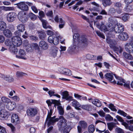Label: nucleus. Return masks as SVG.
<instances>
[{
    "instance_id": "nucleus-20",
    "label": "nucleus",
    "mask_w": 133,
    "mask_h": 133,
    "mask_svg": "<svg viewBox=\"0 0 133 133\" xmlns=\"http://www.w3.org/2000/svg\"><path fill=\"white\" fill-rule=\"evenodd\" d=\"M11 121L16 125L19 123V118L17 115L16 114H13L12 115Z\"/></svg>"
},
{
    "instance_id": "nucleus-55",
    "label": "nucleus",
    "mask_w": 133,
    "mask_h": 133,
    "mask_svg": "<svg viewBox=\"0 0 133 133\" xmlns=\"http://www.w3.org/2000/svg\"><path fill=\"white\" fill-rule=\"evenodd\" d=\"M109 12L112 15L114 14L116 12V9L113 8H111L109 9Z\"/></svg>"
},
{
    "instance_id": "nucleus-36",
    "label": "nucleus",
    "mask_w": 133,
    "mask_h": 133,
    "mask_svg": "<svg viewBox=\"0 0 133 133\" xmlns=\"http://www.w3.org/2000/svg\"><path fill=\"white\" fill-rule=\"evenodd\" d=\"M6 27V24L5 22L3 21H0V30H3Z\"/></svg>"
},
{
    "instance_id": "nucleus-56",
    "label": "nucleus",
    "mask_w": 133,
    "mask_h": 133,
    "mask_svg": "<svg viewBox=\"0 0 133 133\" xmlns=\"http://www.w3.org/2000/svg\"><path fill=\"white\" fill-rule=\"evenodd\" d=\"M108 107L113 111H117V109L115 108V106L112 103H111L109 105Z\"/></svg>"
},
{
    "instance_id": "nucleus-39",
    "label": "nucleus",
    "mask_w": 133,
    "mask_h": 133,
    "mask_svg": "<svg viewBox=\"0 0 133 133\" xmlns=\"http://www.w3.org/2000/svg\"><path fill=\"white\" fill-rule=\"evenodd\" d=\"M133 9V6L127 5L124 8V10L126 12H130Z\"/></svg>"
},
{
    "instance_id": "nucleus-7",
    "label": "nucleus",
    "mask_w": 133,
    "mask_h": 133,
    "mask_svg": "<svg viewBox=\"0 0 133 133\" xmlns=\"http://www.w3.org/2000/svg\"><path fill=\"white\" fill-rule=\"evenodd\" d=\"M131 38V41L129 43H126L125 45V50L129 53L133 52V36Z\"/></svg>"
},
{
    "instance_id": "nucleus-4",
    "label": "nucleus",
    "mask_w": 133,
    "mask_h": 133,
    "mask_svg": "<svg viewBox=\"0 0 133 133\" xmlns=\"http://www.w3.org/2000/svg\"><path fill=\"white\" fill-rule=\"evenodd\" d=\"M5 45L9 47L10 51L14 54H15L18 52V49L14 47L12 41L9 39H6L5 42Z\"/></svg>"
},
{
    "instance_id": "nucleus-38",
    "label": "nucleus",
    "mask_w": 133,
    "mask_h": 133,
    "mask_svg": "<svg viewBox=\"0 0 133 133\" xmlns=\"http://www.w3.org/2000/svg\"><path fill=\"white\" fill-rule=\"evenodd\" d=\"M40 20L42 22L43 26L44 28L47 29L48 28H51V27L50 26H47L46 24L47 23V22L46 20L41 19Z\"/></svg>"
},
{
    "instance_id": "nucleus-26",
    "label": "nucleus",
    "mask_w": 133,
    "mask_h": 133,
    "mask_svg": "<svg viewBox=\"0 0 133 133\" xmlns=\"http://www.w3.org/2000/svg\"><path fill=\"white\" fill-rule=\"evenodd\" d=\"M37 33L39 38L43 40L46 37V34L42 31H38Z\"/></svg>"
},
{
    "instance_id": "nucleus-24",
    "label": "nucleus",
    "mask_w": 133,
    "mask_h": 133,
    "mask_svg": "<svg viewBox=\"0 0 133 133\" xmlns=\"http://www.w3.org/2000/svg\"><path fill=\"white\" fill-rule=\"evenodd\" d=\"M3 34L6 37L10 38L12 36V34L11 31L8 29H5L3 30Z\"/></svg>"
},
{
    "instance_id": "nucleus-29",
    "label": "nucleus",
    "mask_w": 133,
    "mask_h": 133,
    "mask_svg": "<svg viewBox=\"0 0 133 133\" xmlns=\"http://www.w3.org/2000/svg\"><path fill=\"white\" fill-rule=\"evenodd\" d=\"M116 117L119 121L122 122V124L124 125L126 128H127L128 127V124L126 122H124V120L121 116L118 115H117Z\"/></svg>"
},
{
    "instance_id": "nucleus-41",
    "label": "nucleus",
    "mask_w": 133,
    "mask_h": 133,
    "mask_svg": "<svg viewBox=\"0 0 133 133\" xmlns=\"http://www.w3.org/2000/svg\"><path fill=\"white\" fill-rule=\"evenodd\" d=\"M17 77V78H20L23 76L27 75L26 74L22 72L19 71H17L16 74Z\"/></svg>"
},
{
    "instance_id": "nucleus-32",
    "label": "nucleus",
    "mask_w": 133,
    "mask_h": 133,
    "mask_svg": "<svg viewBox=\"0 0 133 133\" xmlns=\"http://www.w3.org/2000/svg\"><path fill=\"white\" fill-rule=\"evenodd\" d=\"M105 77L106 79L110 81H111L114 78L112 74L109 73H107L105 74Z\"/></svg>"
},
{
    "instance_id": "nucleus-57",
    "label": "nucleus",
    "mask_w": 133,
    "mask_h": 133,
    "mask_svg": "<svg viewBox=\"0 0 133 133\" xmlns=\"http://www.w3.org/2000/svg\"><path fill=\"white\" fill-rule=\"evenodd\" d=\"M11 98L13 101L16 102H18L19 101L20 99L19 97L16 95L15 96Z\"/></svg>"
},
{
    "instance_id": "nucleus-58",
    "label": "nucleus",
    "mask_w": 133,
    "mask_h": 133,
    "mask_svg": "<svg viewBox=\"0 0 133 133\" xmlns=\"http://www.w3.org/2000/svg\"><path fill=\"white\" fill-rule=\"evenodd\" d=\"M115 130L117 133H124L123 130L121 128L118 127L116 128Z\"/></svg>"
},
{
    "instance_id": "nucleus-46",
    "label": "nucleus",
    "mask_w": 133,
    "mask_h": 133,
    "mask_svg": "<svg viewBox=\"0 0 133 133\" xmlns=\"http://www.w3.org/2000/svg\"><path fill=\"white\" fill-rule=\"evenodd\" d=\"M28 16L33 21L35 20L37 18L36 16L32 12L29 13Z\"/></svg>"
},
{
    "instance_id": "nucleus-15",
    "label": "nucleus",
    "mask_w": 133,
    "mask_h": 133,
    "mask_svg": "<svg viewBox=\"0 0 133 133\" xmlns=\"http://www.w3.org/2000/svg\"><path fill=\"white\" fill-rule=\"evenodd\" d=\"M62 95L63 96V99H65L66 100L69 101L73 100L72 97L69 95L68 92L67 91H65L62 92Z\"/></svg>"
},
{
    "instance_id": "nucleus-9",
    "label": "nucleus",
    "mask_w": 133,
    "mask_h": 133,
    "mask_svg": "<svg viewBox=\"0 0 133 133\" xmlns=\"http://www.w3.org/2000/svg\"><path fill=\"white\" fill-rule=\"evenodd\" d=\"M79 125L77 126V129L78 133H82V129L86 128L88 126L87 123L84 121H80L78 123Z\"/></svg>"
},
{
    "instance_id": "nucleus-60",
    "label": "nucleus",
    "mask_w": 133,
    "mask_h": 133,
    "mask_svg": "<svg viewBox=\"0 0 133 133\" xmlns=\"http://www.w3.org/2000/svg\"><path fill=\"white\" fill-rule=\"evenodd\" d=\"M14 34L15 35V36L17 37H20L21 36V32L18 30L15 31L14 33Z\"/></svg>"
},
{
    "instance_id": "nucleus-63",
    "label": "nucleus",
    "mask_w": 133,
    "mask_h": 133,
    "mask_svg": "<svg viewBox=\"0 0 133 133\" xmlns=\"http://www.w3.org/2000/svg\"><path fill=\"white\" fill-rule=\"evenodd\" d=\"M118 113L120 114L121 115L125 117L126 116L127 114L123 111L120 110H119L117 112Z\"/></svg>"
},
{
    "instance_id": "nucleus-45",
    "label": "nucleus",
    "mask_w": 133,
    "mask_h": 133,
    "mask_svg": "<svg viewBox=\"0 0 133 133\" xmlns=\"http://www.w3.org/2000/svg\"><path fill=\"white\" fill-rule=\"evenodd\" d=\"M2 101L5 103L8 104L9 102H10V100L8 98L4 96L2 97L1 98Z\"/></svg>"
},
{
    "instance_id": "nucleus-23",
    "label": "nucleus",
    "mask_w": 133,
    "mask_h": 133,
    "mask_svg": "<svg viewBox=\"0 0 133 133\" xmlns=\"http://www.w3.org/2000/svg\"><path fill=\"white\" fill-rule=\"evenodd\" d=\"M61 73L66 75L70 76L72 75L71 71L68 69L61 68L60 70Z\"/></svg>"
},
{
    "instance_id": "nucleus-21",
    "label": "nucleus",
    "mask_w": 133,
    "mask_h": 133,
    "mask_svg": "<svg viewBox=\"0 0 133 133\" xmlns=\"http://www.w3.org/2000/svg\"><path fill=\"white\" fill-rule=\"evenodd\" d=\"M16 104L14 102H9L6 105V108L9 110H13L16 107Z\"/></svg>"
},
{
    "instance_id": "nucleus-27",
    "label": "nucleus",
    "mask_w": 133,
    "mask_h": 133,
    "mask_svg": "<svg viewBox=\"0 0 133 133\" xmlns=\"http://www.w3.org/2000/svg\"><path fill=\"white\" fill-rule=\"evenodd\" d=\"M92 103L97 107H99L102 106V104L100 101L98 99H95L92 101Z\"/></svg>"
},
{
    "instance_id": "nucleus-17",
    "label": "nucleus",
    "mask_w": 133,
    "mask_h": 133,
    "mask_svg": "<svg viewBox=\"0 0 133 133\" xmlns=\"http://www.w3.org/2000/svg\"><path fill=\"white\" fill-rule=\"evenodd\" d=\"M8 112L5 110H2L0 112V119L4 120L7 118L8 117Z\"/></svg>"
},
{
    "instance_id": "nucleus-44",
    "label": "nucleus",
    "mask_w": 133,
    "mask_h": 133,
    "mask_svg": "<svg viewBox=\"0 0 133 133\" xmlns=\"http://www.w3.org/2000/svg\"><path fill=\"white\" fill-rule=\"evenodd\" d=\"M106 42L108 43L111 45L115 44L116 43L114 40L111 39L109 38L106 39Z\"/></svg>"
},
{
    "instance_id": "nucleus-34",
    "label": "nucleus",
    "mask_w": 133,
    "mask_h": 133,
    "mask_svg": "<svg viewBox=\"0 0 133 133\" xmlns=\"http://www.w3.org/2000/svg\"><path fill=\"white\" fill-rule=\"evenodd\" d=\"M72 105L77 110H80V109L79 108L80 106L79 103L76 100H75L72 102Z\"/></svg>"
},
{
    "instance_id": "nucleus-48",
    "label": "nucleus",
    "mask_w": 133,
    "mask_h": 133,
    "mask_svg": "<svg viewBox=\"0 0 133 133\" xmlns=\"http://www.w3.org/2000/svg\"><path fill=\"white\" fill-rule=\"evenodd\" d=\"M129 14L128 13H125L122 16V19L124 22H126L128 21V19L129 18Z\"/></svg>"
},
{
    "instance_id": "nucleus-43",
    "label": "nucleus",
    "mask_w": 133,
    "mask_h": 133,
    "mask_svg": "<svg viewBox=\"0 0 133 133\" xmlns=\"http://www.w3.org/2000/svg\"><path fill=\"white\" fill-rule=\"evenodd\" d=\"M57 109L59 114L61 115H63L64 113V110L62 106H58Z\"/></svg>"
},
{
    "instance_id": "nucleus-30",
    "label": "nucleus",
    "mask_w": 133,
    "mask_h": 133,
    "mask_svg": "<svg viewBox=\"0 0 133 133\" xmlns=\"http://www.w3.org/2000/svg\"><path fill=\"white\" fill-rule=\"evenodd\" d=\"M111 4V0H102V4L105 7L109 6Z\"/></svg>"
},
{
    "instance_id": "nucleus-8",
    "label": "nucleus",
    "mask_w": 133,
    "mask_h": 133,
    "mask_svg": "<svg viewBox=\"0 0 133 133\" xmlns=\"http://www.w3.org/2000/svg\"><path fill=\"white\" fill-rule=\"evenodd\" d=\"M18 17L19 20L23 23L26 22L28 20V18L26 13L23 12H20L18 13Z\"/></svg>"
},
{
    "instance_id": "nucleus-13",
    "label": "nucleus",
    "mask_w": 133,
    "mask_h": 133,
    "mask_svg": "<svg viewBox=\"0 0 133 133\" xmlns=\"http://www.w3.org/2000/svg\"><path fill=\"white\" fill-rule=\"evenodd\" d=\"M115 32L116 33H121L124 30V26L122 24L118 23L115 25Z\"/></svg>"
},
{
    "instance_id": "nucleus-22",
    "label": "nucleus",
    "mask_w": 133,
    "mask_h": 133,
    "mask_svg": "<svg viewBox=\"0 0 133 133\" xmlns=\"http://www.w3.org/2000/svg\"><path fill=\"white\" fill-rule=\"evenodd\" d=\"M58 48L56 46H53L51 47L50 54L53 57H55L57 56L58 52Z\"/></svg>"
},
{
    "instance_id": "nucleus-5",
    "label": "nucleus",
    "mask_w": 133,
    "mask_h": 133,
    "mask_svg": "<svg viewBox=\"0 0 133 133\" xmlns=\"http://www.w3.org/2000/svg\"><path fill=\"white\" fill-rule=\"evenodd\" d=\"M74 39L73 44L69 47L68 49V52L70 54H72L75 53L77 51L78 48L79 47L77 44V42L76 41L77 40L75 38Z\"/></svg>"
},
{
    "instance_id": "nucleus-33",
    "label": "nucleus",
    "mask_w": 133,
    "mask_h": 133,
    "mask_svg": "<svg viewBox=\"0 0 133 133\" xmlns=\"http://www.w3.org/2000/svg\"><path fill=\"white\" fill-rule=\"evenodd\" d=\"M107 125L110 131L112 130L114 128L116 127L117 126L116 124L114 122L108 123Z\"/></svg>"
},
{
    "instance_id": "nucleus-40",
    "label": "nucleus",
    "mask_w": 133,
    "mask_h": 133,
    "mask_svg": "<svg viewBox=\"0 0 133 133\" xmlns=\"http://www.w3.org/2000/svg\"><path fill=\"white\" fill-rule=\"evenodd\" d=\"M95 130L94 126L93 125H90L88 127V131L90 133H93Z\"/></svg>"
},
{
    "instance_id": "nucleus-1",
    "label": "nucleus",
    "mask_w": 133,
    "mask_h": 133,
    "mask_svg": "<svg viewBox=\"0 0 133 133\" xmlns=\"http://www.w3.org/2000/svg\"><path fill=\"white\" fill-rule=\"evenodd\" d=\"M75 38L76 39L77 44L79 47H84L87 46L88 42V40L87 37L85 36H79L77 33H75L73 36V39Z\"/></svg>"
},
{
    "instance_id": "nucleus-62",
    "label": "nucleus",
    "mask_w": 133,
    "mask_h": 133,
    "mask_svg": "<svg viewBox=\"0 0 133 133\" xmlns=\"http://www.w3.org/2000/svg\"><path fill=\"white\" fill-rule=\"evenodd\" d=\"M46 15L51 17H53V12L52 11H49L46 13Z\"/></svg>"
},
{
    "instance_id": "nucleus-11",
    "label": "nucleus",
    "mask_w": 133,
    "mask_h": 133,
    "mask_svg": "<svg viewBox=\"0 0 133 133\" xmlns=\"http://www.w3.org/2000/svg\"><path fill=\"white\" fill-rule=\"evenodd\" d=\"M14 47V46H19L21 45L22 42L19 37L14 36L12 38Z\"/></svg>"
},
{
    "instance_id": "nucleus-16",
    "label": "nucleus",
    "mask_w": 133,
    "mask_h": 133,
    "mask_svg": "<svg viewBox=\"0 0 133 133\" xmlns=\"http://www.w3.org/2000/svg\"><path fill=\"white\" fill-rule=\"evenodd\" d=\"M118 38L121 40L125 41L128 39L129 37L127 33L123 32L118 36Z\"/></svg>"
},
{
    "instance_id": "nucleus-35",
    "label": "nucleus",
    "mask_w": 133,
    "mask_h": 133,
    "mask_svg": "<svg viewBox=\"0 0 133 133\" xmlns=\"http://www.w3.org/2000/svg\"><path fill=\"white\" fill-rule=\"evenodd\" d=\"M123 54L124 57L127 59L131 60L132 59V55L130 54L127 53L126 52H124Z\"/></svg>"
},
{
    "instance_id": "nucleus-49",
    "label": "nucleus",
    "mask_w": 133,
    "mask_h": 133,
    "mask_svg": "<svg viewBox=\"0 0 133 133\" xmlns=\"http://www.w3.org/2000/svg\"><path fill=\"white\" fill-rule=\"evenodd\" d=\"M91 106L89 105H82L81 108H82L89 111L91 109Z\"/></svg>"
},
{
    "instance_id": "nucleus-3",
    "label": "nucleus",
    "mask_w": 133,
    "mask_h": 133,
    "mask_svg": "<svg viewBox=\"0 0 133 133\" xmlns=\"http://www.w3.org/2000/svg\"><path fill=\"white\" fill-rule=\"evenodd\" d=\"M52 114V110L51 109H50L49 112H48L45 122V123H47V125L48 126L53 125L55 122L58 121L59 120L58 118H55L56 117L55 116L51 117V116Z\"/></svg>"
},
{
    "instance_id": "nucleus-18",
    "label": "nucleus",
    "mask_w": 133,
    "mask_h": 133,
    "mask_svg": "<svg viewBox=\"0 0 133 133\" xmlns=\"http://www.w3.org/2000/svg\"><path fill=\"white\" fill-rule=\"evenodd\" d=\"M96 25L97 27L101 31H107V26L104 25V23L103 21L101 22L100 24L99 23H97L96 24Z\"/></svg>"
},
{
    "instance_id": "nucleus-14",
    "label": "nucleus",
    "mask_w": 133,
    "mask_h": 133,
    "mask_svg": "<svg viewBox=\"0 0 133 133\" xmlns=\"http://www.w3.org/2000/svg\"><path fill=\"white\" fill-rule=\"evenodd\" d=\"M16 16L17 15L15 12H9L7 15V20L9 22H12L15 19Z\"/></svg>"
},
{
    "instance_id": "nucleus-42",
    "label": "nucleus",
    "mask_w": 133,
    "mask_h": 133,
    "mask_svg": "<svg viewBox=\"0 0 133 133\" xmlns=\"http://www.w3.org/2000/svg\"><path fill=\"white\" fill-rule=\"evenodd\" d=\"M32 49L37 50V51H38L39 50V49L38 46V44L36 43H32L31 45Z\"/></svg>"
},
{
    "instance_id": "nucleus-54",
    "label": "nucleus",
    "mask_w": 133,
    "mask_h": 133,
    "mask_svg": "<svg viewBox=\"0 0 133 133\" xmlns=\"http://www.w3.org/2000/svg\"><path fill=\"white\" fill-rule=\"evenodd\" d=\"M105 119L107 121H113V118L109 114L107 115L106 116Z\"/></svg>"
},
{
    "instance_id": "nucleus-47",
    "label": "nucleus",
    "mask_w": 133,
    "mask_h": 133,
    "mask_svg": "<svg viewBox=\"0 0 133 133\" xmlns=\"http://www.w3.org/2000/svg\"><path fill=\"white\" fill-rule=\"evenodd\" d=\"M71 129V128L67 125L65 127L63 130V133H69Z\"/></svg>"
},
{
    "instance_id": "nucleus-10",
    "label": "nucleus",
    "mask_w": 133,
    "mask_h": 133,
    "mask_svg": "<svg viewBox=\"0 0 133 133\" xmlns=\"http://www.w3.org/2000/svg\"><path fill=\"white\" fill-rule=\"evenodd\" d=\"M38 110L35 108H29L26 111L27 115L29 117H33L35 116L37 114Z\"/></svg>"
},
{
    "instance_id": "nucleus-2",
    "label": "nucleus",
    "mask_w": 133,
    "mask_h": 133,
    "mask_svg": "<svg viewBox=\"0 0 133 133\" xmlns=\"http://www.w3.org/2000/svg\"><path fill=\"white\" fill-rule=\"evenodd\" d=\"M108 23L107 25V31L110 32L115 31V25L117 23V18L112 17H110L108 19Z\"/></svg>"
},
{
    "instance_id": "nucleus-52",
    "label": "nucleus",
    "mask_w": 133,
    "mask_h": 133,
    "mask_svg": "<svg viewBox=\"0 0 133 133\" xmlns=\"http://www.w3.org/2000/svg\"><path fill=\"white\" fill-rule=\"evenodd\" d=\"M29 38L31 40L34 42H36L38 40V37L37 36L34 35L30 36Z\"/></svg>"
},
{
    "instance_id": "nucleus-50",
    "label": "nucleus",
    "mask_w": 133,
    "mask_h": 133,
    "mask_svg": "<svg viewBox=\"0 0 133 133\" xmlns=\"http://www.w3.org/2000/svg\"><path fill=\"white\" fill-rule=\"evenodd\" d=\"M114 5L115 7L120 8L122 7V5L120 2H117L115 3Z\"/></svg>"
},
{
    "instance_id": "nucleus-64",
    "label": "nucleus",
    "mask_w": 133,
    "mask_h": 133,
    "mask_svg": "<svg viewBox=\"0 0 133 133\" xmlns=\"http://www.w3.org/2000/svg\"><path fill=\"white\" fill-rule=\"evenodd\" d=\"M54 37L51 36H49L48 38V42L51 43H53Z\"/></svg>"
},
{
    "instance_id": "nucleus-61",
    "label": "nucleus",
    "mask_w": 133,
    "mask_h": 133,
    "mask_svg": "<svg viewBox=\"0 0 133 133\" xmlns=\"http://www.w3.org/2000/svg\"><path fill=\"white\" fill-rule=\"evenodd\" d=\"M26 49L27 52H31L32 51V48L31 45H29L27 47H26Z\"/></svg>"
},
{
    "instance_id": "nucleus-37",
    "label": "nucleus",
    "mask_w": 133,
    "mask_h": 133,
    "mask_svg": "<svg viewBox=\"0 0 133 133\" xmlns=\"http://www.w3.org/2000/svg\"><path fill=\"white\" fill-rule=\"evenodd\" d=\"M17 29L21 32H23L25 30V26L23 24H19L17 26Z\"/></svg>"
},
{
    "instance_id": "nucleus-19",
    "label": "nucleus",
    "mask_w": 133,
    "mask_h": 133,
    "mask_svg": "<svg viewBox=\"0 0 133 133\" xmlns=\"http://www.w3.org/2000/svg\"><path fill=\"white\" fill-rule=\"evenodd\" d=\"M17 6L18 8L22 10L26 11L28 10V6L24 2H21L18 3Z\"/></svg>"
},
{
    "instance_id": "nucleus-6",
    "label": "nucleus",
    "mask_w": 133,
    "mask_h": 133,
    "mask_svg": "<svg viewBox=\"0 0 133 133\" xmlns=\"http://www.w3.org/2000/svg\"><path fill=\"white\" fill-rule=\"evenodd\" d=\"M58 118L59 120H60L58 124V129L60 131H62L64 127L67 125L65 122L66 120L62 116H59Z\"/></svg>"
},
{
    "instance_id": "nucleus-59",
    "label": "nucleus",
    "mask_w": 133,
    "mask_h": 133,
    "mask_svg": "<svg viewBox=\"0 0 133 133\" xmlns=\"http://www.w3.org/2000/svg\"><path fill=\"white\" fill-rule=\"evenodd\" d=\"M6 125L11 128L12 132H14L15 130V127L11 123H6Z\"/></svg>"
},
{
    "instance_id": "nucleus-25",
    "label": "nucleus",
    "mask_w": 133,
    "mask_h": 133,
    "mask_svg": "<svg viewBox=\"0 0 133 133\" xmlns=\"http://www.w3.org/2000/svg\"><path fill=\"white\" fill-rule=\"evenodd\" d=\"M39 46L44 50H46L48 48V45L47 43L44 41H41L39 42Z\"/></svg>"
},
{
    "instance_id": "nucleus-53",
    "label": "nucleus",
    "mask_w": 133,
    "mask_h": 133,
    "mask_svg": "<svg viewBox=\"0 0 133 133\" xmlns=\"http://www.w3.org/2000/svg\"><path fill=\"white\" fill-rule=\"evenodd\" d=\"M96 32L97 35L99 36L103 39H105V36L101 32L99 31H97Z\"/></svg>"
},
{
    "instance_id": "nucleus-31",
    "label": "nucleus",
    "mask_w": 133,
    "mask_h": 133,
    "mask_svg": "<svg viewBox=\"0 0 133 133\" xmlns=\"http://www.w3.org/2000/svg\"><path fill=\"white\" fill-rule=\"evenodd\" d=\"M4 78L6 81L9 82H12L14 81V79L12 76L9 75H6L4 77Z\"/></svg>"
},
{
    "instance_id": "nucleus-51",
    "label": "nucleus",
    "mask_w": 133,
    "mask_h": 133,
    "mask_svg": "<svg viewBox=\"0 0 133 133\" xmlns=\"http://www.w3.org/2000/svg\"><path fill=\"white\" fill-rule=\"evenodd\" d=\"M59 40L60 41H61V39H60V38L59 39V38H57L56 37H54L53 43L55 45H57L59 42Z\"/></svg>"
},
{
    "instance_id": "nucleus-28",
    "label": "nucleus",
    "mask_w": 133,
    "mask_h": 133,
    "mask_svg": "<svg viewBox=\"0 0 133 133\" xmlns=\"http://www.w3.org/2000/svg\"><path fill=\"white\" fill-rule=\"evenodd\" d=\"M19 56H16V57L18 58L24 59V56L25 55V51L23 49H21L19 51Z\"/></svg>"
},
{
    "instance_id": "nucleus-12",
    "label": "nucleus",
    "mask_w": 133,
    "mask_h": 133,
    "mask_svg": "<svg viewBox=\"0 0 133 133\" xmlns=\"http://www.w3.org/2000/svg\"><path fill=\"white\" fill-rule=\"evenodd\" d=\"M115 77L118 79L117 84L118 85H122L123 84L122 82L124 83L123 85L124 87L128 88L130 87V82H127V83H125V80L122 79L121 77H116L115 74H114Z\"/></svg>"
}]
</instances>
